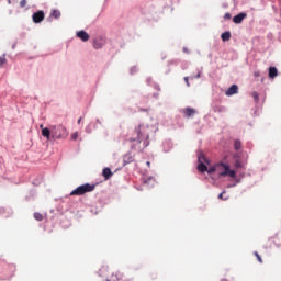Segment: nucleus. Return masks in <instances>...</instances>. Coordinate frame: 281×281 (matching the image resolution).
I'll return each instance as SVG.
<instances>
[{
  "label": "nucleus",
  "instance_id": "16",
  "mask_svg": "<svg viewBox=\"0 0 281 281\" xmlns=\"http://www.w3.org/2000/svg\"><path fill=\"white\" fill-rule=\"evenodd\" d=\"M269 78H278V68L276 67H270L269 68Z\"/></svg>",
  "mask_w": 281,
  "mask_h": 281
},
{
  "label": "nucleus",
  "instance_id": "30",
  "mask_svg": "<svg viewBox=\"0 0 281 281\" xmlns=\"http://www.w3.org/2000/svg\"><path fill=\"white\" fill-rule=\"evenodd\" d=\"M184 82H186L187 87H190V78L184 77Z\"/></svg>",
  "mask_w": 281,
  "mask_h": 281
},
{
  "label": "nucleus",
  "instance_id": "8",
  "mask_svg": "<svg viewBox=\"0 0 281 281\" xmlns=\"http://www.w3.org/2000/svg\"><path fill=\"white\" fill-rule=\"evenodd\" d=\"M40 128H42V135L43 137H46V139L49 142L52 139V127H44L43 125H40Z\"/></svg>",
  "mask_w": 281,
  "mask_h": 281
},
{
  "label": "nucleus",
  "instance_id": "14",
  "mask_svg": "<svg viewBox=\"0 0 281 281\" xmlns=\"http://www.w3.org/2000/svg\"><path fill=\"white\" fill-rule=\"evenodd\" d=\"M221 168H223V165H214L212 167L209 168V170H206L209 172V175H214V172H217V170H221Z\"/></svg>",
  "mask_w": 281,
  "mask_h": 281
},
{
  "label": "nucleus",
  "instance_id": "28",
  "mask_svg": "<svg viewBox=\"0 0 281 281\" xmlns=\"http://www.w3.org/2000/svg\"><path fill=\"white\" fill-rule=\"evenodd\" d=\"M71 139L74 140L78 139V132H75L71 134Z\"/></svg>",
  "mask_w": 281,
  "mask_h": 281
},
{
  "label": "nucleus",
  "instance_id": "20",
  "mask_svg": "<svg viewBox=\"0 0 281 281\" xmlns=\"http://www.w3.org/2000/svg\"><path fill=\"white\" fill-rule=\"evenodd\" d=\"M52 16H54V19H60V11L54 10V11L52 12Z\"/></svg>",
  "mask_w": 281,
  "mask_h": 281
},
{
  "label": "nucleus",
  "instance_id": "9",
  "mask_svg": "<svg viewBox=\"0 0 281 281\" xmlns=\"http://www.w3.org/2000/svg\"><path fill=\"white\" fill-rule=\"evenodd\" d=\"M76 35L77 38H80V41H82L83 43H87V41H89L90 38L89 33H87V31H79Z\"/></svg>",
  "mask_w": 281,
  "mask_h": 281
},
{
  "label": "nucleus",
  "instance_id": "17",
  "mask_svg": "<svg viewBox=\"0 0 281 281\" xmlns=\"http://www.w3.org/2000/svg\"><path fill=\"white\" fill-rule=\"evenodd\" d=\"M120 280H122V273L121 272L112 273L111 281H120Z\"/></svg>",
  "mask_w": 281,
  "mask_h": 281
},
{
  "label": "nucleus",
  "instance_id": "15",
  "mask_svg": "<svg viewBox=\"0 0 281 281\" xmlns=\"http://www.w3.org/2000/svg\"><path fill=\"white\" fill-rule=\"evenodd\" d=\"M221 38L224 43H227L232 38V33L229 31H226L222 33Z\"/></svg>",
  "mask_w": 281,
  "mask_h": 281
},
{
  "label": "nucleus",
  "instance_id": "34",
  "mask_svg": "<svg viewBox=\"0 0 281 281\" xmlns=\"http://www.w3.org/2000/svg\"><path fill=\"white\" fill-rule=\"evenodd\" d=\"M195 78H201V74H198Z\"/></svg>",
  "mask_w": 281,
  "mask_h": 281
},
{
  "label": "nucleus",
  "instance_id": "33",
  "mask_svg": "<svg viewBox=\"0 0 281 281\" xmlns=\"http://www.w3.org/2000/svg\"><path fill=\"white\" fill-rule=\"evenodd\" d=\"M80 122H82V117H80V119L78 120V124H80Z\"/></svg>",
  "mask_w": 281,
  "mask_h": 281
},
{
  "label": "nucleus",
  "instance_id": "13",
  "mask_svg": "<svg viewBox=\"0 0 281 281\" xmlns=\"http://www.w3.org/2000/svg\"><path fill=\"white\" fill-rule=\"evenodd\" d=\"M102 176L104 177L105 181H109L113 177V173L111 172V168L106 167L102 171Z\"/></svg>",
  "mask_w": 281,
  "mask_h": 281
},
{
  "label": "nucleus",
  "instance_id": "1",
  "mask_svg": "<svg viewBox=\"0 0 281 281\" xmlns=\"http://www.w3.org/2000/svg\"><path fill=\"white\" fill-rule=\"evenodd\" d=\"M127 142H131L132 148L142 153L150 145V127L146 124H140L134 128L128 135Z\"/></svg>",
  "mask_w": 281,
  "mask_h": 281
},
{
  "label": "nucleus",
  "instance_id": "22",
  "mask_svg": "<svg viewBox=\"0 0 281 281\" xmlns=\"http://www.w3.org/2000/svg\"><path fill=\"white\" fill-rule=\"evenodd\" d=\"M5 63H8V59H5V55L0 56V67H2V65H5Z\"/></svg>",
  "mask_w": 281,
  "mask_h": 281
},
{
  "label": "nucleus",
  "instance_id": "24",
  "mask_svg": "<svg viewBox=\"0 0 281 281\" xmlns=\"http://www.w3.org/2000/svg\"><path fill=\"white\" fill-rule=\"evenodd\" d=\"M235 168H245V166L243 165V162L240 160H236Z\"/></svg>",
  "mask_w": 281,
  "mask_h": 281
},
{
  "label": "nucleus",
  "instance_id": "31",
  "mask_svg": "<svg viewBox=\"0 0 281 281\" xmlns=\"http://www.w3.org/2000/svg\"><path fill=\"white\" fill-rule=\"evenodd\" d=\"M146 166H148V168H150V161H147V162H146Z\"/></svg>",
  "mask_w": 281,
  "mask_h": 281
},
{
  "label": "nucleus",
  "instance_id": "27",
  "mask_svg": "<svg viewBox=\"0 0 281 281\" xmlns=\"http://www.w3.org/2000/svg\"><path fill=\"white\" fill-rule=\"evenodd\" d=\"M224 194H225V191H223L222 193L218 194V199L221 201H227V198H223Z\"/></svg>",
  "mask_w": 281,
  "mask_h": 281
},
{
  "label": "nucleus",
  "instance_id": "29",
  "mask_svg": "<svg viewBox=\"0 0 281 281\" xmlns=\"http://www.w3.org/2000/svg\"><path fill=\"white\" fill-rule=\"evenodd\" d=\"M224 19H225L226 21H229V19H232V14L225 13V14H224Z\"/></svg>",
  "mask_w": 281,
  "mask_h": 281
},
{
  "label": "nucleus",
  "instance_id": "26",
  "mask_svg": "<svg viewBox=\"0 0 281 281\" xmlns=\"http://www.w3.org/2000/svg\"><path fill=\"white\" fill-rule=\"evenodd\" d=\"M25 5H27V0H21L20 8H25Z\"/></svg>",
  "mask_w": 281,
  "mask_h": 281
},
{
  "label": "nucleus",
  "instance_id": "4",
  "mask_svg": "<svg viewBox=\"0 0 281 281\" xmlns=\"http://www.w3.org/2000/svg\"><path fill=\"white\" fill-rule=\"evenodd\" d=\"M217 166H222L220 170H217V175L220 177H231L232 179L236 177V171L229 169V165L225 162H220L217 164Z\"/></svg>",
  "mask_w": 281,
  "mask_h": 281
},
{
  "label": "nucleus",
  "instance_id": "19",
  "mask_svg": "<svg viewBox=\"0 0 281 281\" xmlns=\"http://www.w3.org/2000/svg\"><path fill=\"white\" fill-rule=\"evenodd\" d=\"M241 146H243V143H240L239 139H236V140L234 142V148H235V150H240Z\"/></svg>",
  "mask_w": 281,
  "mask_h": 281
},
{
  "label": "nucleus",
  "instance_id": "2",
  "mask_svg": "<svg viewBox=\"0 0 281 281\" xmlns=\"http://www.w3.org/2000/svg\"><path fill=\"white\" fill-rule=\"evenodd\" d=\"M52 139H67L69 132L65 125H53L50 126Z\"/></svg>",
  "mask_w": 281,
  "mask_h": 281
},
{
  "label": "nucleus",
  "instance_id": "7",
  "mask_svg": "<svg viewBox=\"0 0 281 281\" xmlns=\"http://www.w3.org/2000/svg\"><path fill=\"white\" fill-rule=\"evenodd\" d=\"M44 19H45V12L37 11V12L33 13V21L35 23H41L42 21H44Z\"/></svg>",
  "mask_w": 281,
  "mask_h": 281
},
{
  "label": "nucleus",
  "instance_id": "12",
  "mask_svg": "<svg viewBox=\"0 0 281 281\" xmlns=\"http://www.w3.org/2000/svg\"><path fill=\"white\" fill-rule=\"evenodd\" d=\"M182 113L186 115V117H192V115H195L196 110H194V108H186Z\"/></svg>",
  "mask_w": 281,
  "mask_h": 281
},
{
  "label": "nucleus",
  "instance_id": "6",
  "mask_svg": "<svg viewBox=\"0 0 281 281\" xmlns=\"http://www.w3.org/2000/svg\"><path fill=\"white\" fill-rule=\"evenodd\" d=\"M104 38L102 37H95L92 42V46L95 48V49H102L104 47Z\"/></svg>",
  "mask_w": 281,
  "mask_h": 281
},
{
  "label": "nucleus",
  "instance_id": "25",
  "mask_svg": "<svg viewBox=\"0 0 281 281\" xmlns=\"http://www.w3.org/2000/svg\"><path fill=\"white\" fill-rule=\"evenodd\" d=\"M252 98L255 102H258V100H260L258 92H252Z\"/></svg>",
  "mask_w": 281,
  "mask_h": 281
},
{
  "label": "nucleus",
  "instance_id": "5",
  "mask_svg": "<svg viewBox=\"0 0 281 281\" xmlns=\"http://www.w3.org/2000/svg\"><path fill=\"white\" fill-rule=\"evenodd\" d=\"M199 161H200V164L198 165V170L200 172H207V166H205V164H203V161H206L205 156H203V154L199 155Z\"/></svg>",
  "mask_w": 281,
  "mask_h": 281
},
{
  "label": "nucleus",
  "instance_id": "21",
  "mask_svg": "<svg viewBox=\"0 0 281 281\" xmlns=\"http://www.w3.org/2000/svg\"><path fill=\"white\" fill-rule=\"evenodd\" d=\"M34 218H35V221H43V214L36 212V213H34Z\"/></svg>",
  "mask_w": 281,
  "mask_h": 281
},
{
  "label": "nucleus",
  "instance_id": "23",
  "mask_svg": "<svg viewBox=\"0 0 281 281\" xmlns=\"http://www.w3.org/2000/svg\"><path fill=\"white\" fill-rule=\"evenodd\" d=\"M254 256H256L258 262H260V265H262V257H260V254H258V251H255Z\"/></svg>",
  "mask_w": 281,
  "mask_h": 281
},
{
  "label": "nucleus",
  "instance_id": "10",
  "mask_svg": "<svg viewBox=\"0 0 281 281\" xmlns=\"http://www.w3.org/2000/svg\"><path fill=\"white\" fill-rule=\"evenodd\" d=\"M245 19H247V13H238L233 18V22L236 24H240L243 23V21H245Z\"/></svg>",
  "mask_w": 281,
  "mask_h": 281
},
{
  "label": "nucleus",
  "instance_id": "3",
  "mask_svg": "<svg viewBox=\"0 0 281 281\" xmlns=\"http://www.w3.org/2000/svg\"><path fill=\"white\" fill-rule=\"evenodd\" d=\"M95 190V184H81L70 192V196H82L87 192H93Z\"/></svg>",
  "mask_w": 281,
  "mask_h": 281
},
{
  "label": "nucleus",
  "instance_id": "32",
  "mask_svg": "<svg viewBox=\"0 0 281 281\" xmlns=\"http://www.w3.org/2000/svg\"><path fill=\"white\" fill-rule=\"evenodd\" d=\"M255 76H256V77L260 76V72H255Z\"/></svg>",
  "mask_w": 281,
  "mask_h": 281
},
{
  "label": "nucleus",
  "instance_id": "18",
  "mask_svg": "<svg viewBox=\"0 0 281 281\" xmlns=\"http://www.w3.org/2000/svg\"><path fill=\"white\" fill-rule=\"evenodd\" d=\"M213 111H214V113H223V111H225V106L215 105V106H213Z\"/></svg>",
  "mask_w": 281,
  "mask_h": 281
},
{
  "label": "nucleus",
  "instance_id": "35",
  "mask_svg": "<svg viewBox=\"0 0 281 281\" xmlns=\"http://www.w3.org/2000/svg\"><path fill=\"white\" fill-rule=\"evenodd\" d=\"M106 281H111V280H106Z\"/></svg>",
  "mask_w": 281,
  "mask_h": 281
},
{
  "label": "nucleus",
  "instance_id": "11",
  "mask_svg": "<svg viewBox=\"0 0 281 281\" xmlns=\"http://www.w3.org/2000/svg\"><path fill=\"white\" fill-rule=\"evenodd\" d=\"M236 93H238V86L237 85H233L232 87H229L226 90V95H236Z\"/></svg>",
  "mask_w": 281,
  "mask_h": 281
}]
</instances>
